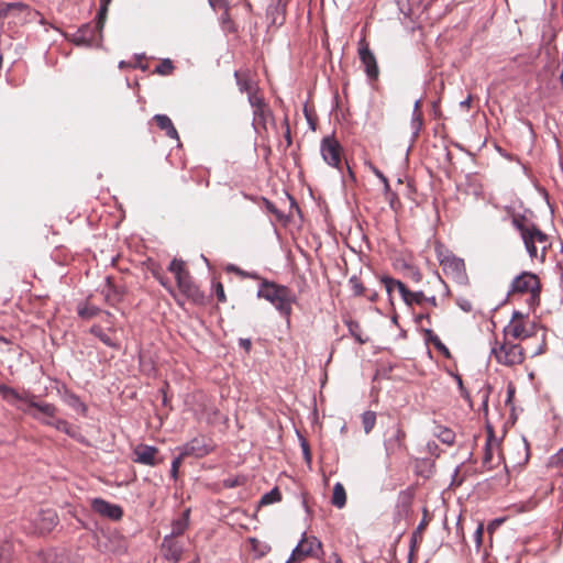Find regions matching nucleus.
Wrapping results in <instances>:
<instances>
[{"mask_svg": "<svg viewBox=\"0 0 563 563\" xmlns=\"http://www.w3.org/2000/svg\"><path fill=\"white\" fill-rule=\"evenodd\" d=\"M395 284L397 285V290L399 291L404 301L407 305L420 303L421 300L424 298V296L421 291L412 292L405 286L404 283H395Z\"/></svg>", "mask_w": 563, "mask_h": 563, "instance_id": "aec40b11", "label": "nucleus"}, {"mask_svg": "<svg viewBox=\"0 0 563 563\" xmlns=\"http://www.w3.org/2000/svg\"><path fill=\"white\" fill-rule=\"evenodd\" d=\"M110 2H111V0H100V10L98 13V20H97V24H96V29H98V32H101V30L103 27L106 16H107L108 5L110 4Z\"/></svg>", "mask_w": 563, "mask_h": 563, "instance_id": "c85d7f7f", "label": "nucleus"}, {"mask_svg": "<svg viewBox=\"0 0 563 563\" xmlns=\"http://www.w3.org/2000/svg\"><path fill=\"white\" fill-rule=\"evenodd\" d=\"M91 508L101 517L110 520H120L123 516V510L119 505L111 504L102 498H93L91 500Z\"/></svg>", "mask_w": 563, "mask_h": 563, "instance_id": "4468645a", "label": "nucleus"}, {"mask_svg": "<svg viewBox=\"0 0 563 563\" xmlns=\"http://www.w3.org/2000/svg\"><path fill=\"white\" fill-rule=\"evenodd\" d=\"M320 152L323 161L332 166L340 167L342 158V147L336 139L333 136H325L321 141Z\"/></svg>", "mask_w": 563, "mask_h": 563, "instance_id": "1a4fd4ad", "label": "nucleus"}, {"mask_svg": "<svg viewBox=\"0 0 563 563\" xmlns=\"http://www.w3.org/2000/svg\"><path fill=\"white\" fill-rule=\"evenodd\" d=\"M235 78L241 91L250 93H257L255 91V85L252 79L244 73L235 71Z\"/></svg>", "mask_w": 563, "mask_h": 563, "instance_id": "4be33fe9", "label": "nucleus"}, {"mask_svg": "<svg viewBox=\"0 0 563 563\" xmlns=\"http://www.w3.org/2000/svg\"><path fill=\"white\" fill-rule=\"evenodd\" d=\"M332 504L340 509L346 504V493L341 483H336L333 487Z\"/></svg>", "mask_w": 563, "mask_h": 563, "instance_id": "5701e85b", "label": "nucleus"}, {"mask_svg": "<svg viewBox=\"0 0 563 563\" xmlns=\"http://www.w3.org/2000/svg\"><path fill=\"white\" fill-rule=\"evenodd\" d=\"M96 40V30L89 24L84 25L73 35L76 45H91Z\"/></svg>", "mask_w": 563, "mask_h": 563, "instance_id": "6ab92c4d", "label": "nucleus"}, {"mask_svg": "<svg viewBox=\"0 0 563 563\" xmlns=\"http://www.w3.org/2000/svg\"><path fill=\"white\" fill-rule=\"evenodd\" d=\"M383 283L385 285V288L388 294H391L394 290L397 289V285L395 283H401L400 280L390 278V277H384Z\"/></svg>", "mask_w": 563, "mask_h": 563, "instance_id": "c9c22d12", "label": "nucleus"}, {"mask_svg": "<svg viewBox=\"0 0 563 563\" xmlns=\"http://www.w3.org/2000/svg\"><path fill=\"white\" fill-rule=\"evenodd\" d=\"M174 66L169 59L163 60L155 69L159 75H168L172 73Z\"/></svg>", "mask_w": 563, "mask_h": 563, "instance_id": "72a5a7b5", "label": "nucleus"}, {"mask_svg": "<svg viewBox=\"0 0 563 563\" xmlns=\"http://www.w3.org/2000/svg\"><path fill=\"white\" fill-rule=\"evenodd\" d=\"M539 290L540 283L538 277L532 273L523 272L512 280L509 294L530 292L532 297H536Z\"/></svg>", "mask_w": 563, "mask_h": 563, "instance_id": "9d476101", "label": "nucleus"}, {"mask_svg": "<svg viewBox=\"0 0 563 563\" xmlns=\"http://www.w3.org/2000/svg\"><path fill=\"white\" fill-rule=\"evenodd\" d=\"M303 452L306 453V455H309V452L307 449H303Z\"/></svg>", "mask_w": 563, "mask_h": 563, "instance_id": "864d4df0", "label": "nucleus"}, {"mask_svg": "<svg viewBox=\"0 0 563 563\" xmlns=\"http://www.w3.org/2000/svg\"><path fill=\"white\" fill-rule=\"evenodd\" d=\"M428 335H429V339L433 342V344L440 350V351H444V352H448L445 345L439 340L438 336H433L431 331H427Z\"/></svg>", "mask_w": 563, "mask_h": 563, "instance_id": "a19ab883", "label": "nucleus"}, {"mask_svg": "<svg viewBox=\"0 0 563 563\" xmlns=\"http://www.w3.org/2000/svg\"><path fill=\"white\" fill-rule=\"evenodd\" d=\"M320 551L321 543L316 538L305 537L292 551L291 556L286 561V563H291L292 561L316 560L319 558Z\"/></svg>", "mask_w": 563, "mask_h": 563, "instance_id": "6e6552de", "label": "nucleus"}, {"mask_svg": "<svg viewBox=\"0 0 563 563\" xmlns=\"http://www.w3.org/2000/svg\"><path fill=\"white\" fill-rule=\"evenodd\" d=\"M26 400L30 410L27 413L33 418L65 433L70 432L69 424L65 420L56 417V407L54 405L47 402H38L35 400V396L33 398H26Z\"/></svg>", "mask_w": 563, "mask_h": 563, "instance_id": "7ed1b4c3", "label": "nucleus"}, {"mask_svg": "<svg viewBox=\"0 0 563 563\" xmlns=\"http://www.w3.org/2000/svg\"><path fill=\"white\" fill-rule=\"evenodd\" d=\"M91 333L98 336L106 345L108 346H117L114 340H112L108 334H106L99 327H92Z\"/></svg>", "mask_w": 563, "mask_h": 563, "instance_id": "473e14b6", "label": "nucleus"}, {"mask_svg": "<svg viewBox=\"0 0 563 563\" xmlns=\"http://www.w3.org/2000/svg\"><path fill=\"white\" fill-rule=\"evenodd\" d=\"M499 523V521H495L488 526V530L492 531L495 527V525Z\"/></svg>", "mask_w": 563, "mask_h": 563, "instance_id": "09e8293b", "label": "nucleus"}, {"mask_svg": "<svg viewBox=\"0 0 563 563\" xmlns=\"http://www.w3.org/2000/svg\"><path fill=\"white\" fill-rule=\"evenodd\" d=\"M209 3L214 10L227 11V0H209Z\"/></svg>", "mask_w": 563, "mask_h": 563, "instance_id": "ea45409f", "label": "nucleus"}, {"mask_svg": "<svg viewBox=\"0 0 563 563\" xmlns=\"http://www.w3.org/2000/svg\"><path fill=\"white\" fill-rule=\"evenodd\" d=\"M483 533H484V526H483V523H478V526L474 532V541H475L477 548H479V545L482 543Z\"/></svg>", "mask_w": 563, "mask_h": 563, "instance_id": "58836bf2", "label": "nucleus"}, {"mask_svg": "<svg viewBox=\"0 0 563 563\" xmlns=\"http://www.w3.org/2000/svg\"><path fill=\"white\" fill-rule=\"evenodd\" d=\"M216 291H217L218 300L219 301H225L224 289H223V286L221 284L217 285Z\"/></svg>", "mask_w": 563, "mask_h": 563, "instance_id": "79ce46f5", "label": "nucleus"}, {"mask_svg": "<svg viewBox=\"0 0 563 563\" xmlns=\"http://www.w3.org/2000/svg\"><path fill=\"white\" fill-rule=\"evenodd\" d=\"M250 104L253 108V125L256 130L260 128L266 130L267 122L272 118L269 108L257 93H250Z\"/></svg>", "mask_w": 563, "mask_h": 563, "instance_id": "9b49d317", "label": "nucleus"}, {"mask_svg": "<svg viewBox=\"0 0 563 563\" xmlns=\"http://www.w3.org/2000/svg\"><path fill=\"white\" fill-rule=\"evenodd\" d=\"M41 532H48L57 525V515L54 510L46 509L38 514L36 521Z\"/></svg>", "mask_w": 563, "mask_h": 563, "instance_id": "a211bd4d", "label": "nucleus"}, {"mask_svg": "<svg viewBox=\"0 0 563 563\" xmlns=\"http://www.w3.org/2000/svg\"><path fill=\"white\" fill-rule=\"evenodd\" d=\"M362 422L365 433H369L375 426L376 415L373 411H366L362 416Z\"/></svg>", "mask_w": 563, "mask_h": 563, "instance_id": "c756f323", "label": "nucleus"}, {"mask_svg": "<svg viewBox=\"0 0 563 563\" xmlns=\"http://www.w3.org/2000/svg\"><path fill=\"white\" fill-rule=\"evenodd\" d=\"M155 122L159 126V129L164 130L167 136L178 140V133L175 129L172 120L165 114H157L154 117Z\"/></svg>", "mask_w": 563, "mask_h": 563, "instance_id": "412c9836", "label": "nucleus"}, {"mask_svg": "<svg viewBox=\"0 0 563 563\" xmlns=\"http://www.w3.org/2000/svg\"><path fill=\"white\" fill-rule=\"evenodd\" d=\"M412 277H413L417 282H419V280L421 279V274H420L418 271L412 269Z\"/></svg>", "mask_w": 563, "mask_h": 563, "instance_id": "49530a36", "label": "nucleus"}, {"mask_svg": "<svg viewBox=\"0 0 563 563\" xmlns=\"http://www.w3.org/2000/svg\"><path fill=\"white\" fill-rule=\"evenodd\" d=\"M422 124H423L422 113H412L410 125H411L412 134L415 137L418 136V134L422 128Z\"/></svg>", "mask_w": 563, "mask_h": 563, "instance_id": "2f4dec72", "label": "nucleus"}, {"mask_svg": "<svg viewBox=\"0 0 563 563\" xmlns=\"http://www.w3.org/2000/svg\"><path fill=\"white\" fill-rule=\"evenodd\" d=\"M303 452L306 453V455H309V452L307 449H303Z\"/></svg>", "mask_w": 563, "mask_h": 563, "instance_id": "603ef678", "label": "nucleus"}, {"mask_svg": "<svg viewBox=\"0 0 563 563\" xmlns=\"http://www.w3.org/2000/svg\"><path fill=\"white\" fill-rule=\"evenodd\" d=\"M280 499H282L280 492L278 490V488H274L271 492H268L262 496V498L260 500V505L261 506L272 505L274 503L279 501Z\"/></svg>", "mask_w": 563, "mask_h": 563, "instance_id": "cd10ccee", "label": "nucleus"}, {"mask_svg": "<svg viewBox=\"0 0 563 563\" xmlns=\"http://www.w3.org/2000/svg\"><path fill=\"white\" fill-rule=\"evenodd\" d=\"M350 285L352 287L354 295L358 296V295L363 294L364 288H363L361 282L356 277L350 278Z\"/></svg>", "mask_w": 563, "mask_h": 563, "instance_id": "e433bc0d", "label": "nucleus"}, {"mask_svg": "<svg viewBox=\"0 0 563 563\" xmlns=\"http://www.w3.org/2000/svg\"><path fill=\"white\" fill-rule=\"evenodd\" d=\"M133 462L153 467L163 463L164 457L159 456L157 448L141 443L133 449Z\"/></svg>", "mask_w": 563, "mask_h": 563, "instance_id": "ddd939ff", "label": "nucleus"}, {"mask_svg": "<svg viewBox=\"0 0 563 563\" xmlns=\"http://www.w3.org/2000/svg\"><path fill=\"white\" fill-rule=\"evenodd\" d=\"M434 435L442 442V443H445V444H452L454 442V439H455V434L454 432L449 429V428H445V427H437L435 430H434Z\"/></svg>", "mask_w": 563, "mask_h": 563, "instance_id": "a878e982", "label": "nucleus"}, {"mask_svg": "<svg viewBox=\"0 0 563 563\" xmlns=\"http://www.w3.org/2000/svg\"><path fill=\"white\" fill-rule=\"evenodd\" d=\"M440 265L443 272L456 282L463 283L466 279L465 264L462 258L453 254L440 255Z\"/></svg>", "mask_w": 563, "mask_h": 563, "instance_id": "f8f14e48", "label": "nucleus"}, {"mask_svg": "<svg viewBox=\"0 0 563 563\" xmlns=\"http://www.w3.org/2000/svg\"><path fill=\"white\" fill-rule=\"evenodd\" d=\"M303 452L306 453V455H309V452L307 449H303Z\"/></svg>", "mask_w": 563, "mask_h": 563, "instance_id": "5fc2aeb1", "label": "nucleus"}, {"mask_svg": "<svg viewBox=\"0 0 563 563\" xmlns=\"http://www.w3.org/2000/svg\"><path fill=\"white\" fill-rule=\"evenodd\" d=\"M471 100H472V98H471V97H468L466 100H464V101H462V102H461V106H462V107H468V106H470V103H471Z\"/></svg>", "mask_w": 563, "mask_h": 563, "instance_id": "de8ad7c7", "label": "nucleus"}, {"mask_svg": "<svg viewBox=\"0 0 563 563\" xmlns=\"http://www.w3.org/2000/svg\"><path fill=\"white\" fill-rule=\"evenodd\" d=\"M229 269L234 271V272L241 274L240 269L234 267V266H230Z\"/></svg>", "mask_w": 563, "mask_h": 563, "instance_id": "8fccbe9b", "label": "nucleus"}, {"mask_svg": "<svg viewBox=\"0 0 563 563\" xmlns=\"http://www.w3.org/2000/svg\"><path fill=\"white\" fill-rule=\"evenodd\" d=\"M189 521V512L186 510L183 515L173 521L172 532L169 536H166L163 541V550L165 552V558L169 561H179L180 551L179 547L175 543L174 538L184 533V531L188 527Z\"/></svg>", "mask_w": 563, "mask_h": 563, "instance_id": "20e7f679", "label": "nucleus"}, {"mask_svg": "<svg viewBox=\"0 0 563 563\" xmlns=\"http://www.w3.org/2000/svg\"><path fill=\"white\" fill-rule=\"evenodd\" d=\"M349 330L351 332V334L357 340V342L360 343H364L366 340L363 339L358 332V324L355 323V322H350L349 323Z\"/></svg>", "mask_w": 563, "mask_h": 563, "instance_id": "4c0bfd02", "label": "nucleus"}, {"mask_svg": "<svg viewBox=\"0 0 563 563\" xmlns=\"http://www.w3.org/2000/svg\"><path fill=\"white\" fill-rule=\"evenodd\" d=\"M0 395L4 400L16 406L19 409L23 410L24 412H30L26 398H33L34 396H31L27 393L20 394L19 391L14 390L13 388L4 386V385L0 386Z\"/></svg>", "mask_w": 563, "mask_h": 563, "instance_id": "dca6fc26", "label": "nucleus"}, {"mask_svg": "<svg viewBox=\"0 0 563 563\" xmlns=\"http://www.w3.org/2000/svg\"><path fill=\"white\" fill-rule=\"evenodd\" d=\"M405 432L400 428H396L395 435L386 442L387 450L400 449L404 444Z\"/></svg>", "mask_w": 563, "mask_h": 563, "instance_id": "bb28decb", "label": "nucleus"}, {"mask_svg": "<svg viewBox=\"0 0 563 563\" xmlns=\"http://www.w3.org/2000/svg\"><path fill=\"white\" fill-rule=\"evenodd\" d=\"M211 448L203 438H195L186 444L178 446V451L185 459L187 456L202 457L210 452Z\"/></svg>", "mask_w": 563, "mask_h": 563, "instance_id": "2eb2a0df", "label": "nucleus"}, {"mask_svg": "<svg viewBox=\"0 0 563 563\" xmlns=\"http://www.w3.org/2000/svg\"><path fill=\"white\" fill-rule=\"evenodd\" d=\"M168 268L174 274L179 290L187 297L196 299L198 297V288L191 282L190 275L186 271L184 262L173 260Z\"/></svg>", "mask_w": 563, "mask_h": 563, "instance_id": "0eeeda50", "label": "nucleus"}, {"mask_svg": "<svg viewBox=\"0 0 563 563\" xmlns=\"http://www.w3.org/2000/svg\"><path fill=\"white\" fill-rule=\"evenodd\" d=\"M25 10V5L22 3H0V18H7L11 15H15L16 12H22Z\"/></svg>", "mask_w": 563, "mask_h": 563, "instance_id": "393cba45", "label": "nucleus"}, {"mask_svg": "<svg viewBox=\"0 0 563 563\" xmlns=\"http://www.w3.org/2000/svg\"><path fill=\"white\" fill-rule=\"evenodd\" d=\"M250 550L253 552V560H258L269 551V547L256 539H250Z\"/></svg>", "mask_w": 563, "mask_h": 563, "instance_id": "b1692460", "label": "nucleus"}, {"mask_svg": "<svg viewBox=\"0 0 563 563\" xmlns=\"http://www.w3.org/2000/svg\"><path fill=\"white\" fill-rule=\"evenodd\" d=\"M492 354L495 356L499 364L506 366H512L521 364L525 360V353L519 344H515L505 339V342L498 344L492 349Z\"/></svg>", "mask_w": 563, "mask_h": 563, "instance_id": "39448f33", "label": "nucleus"}, {"mask_svg": "<svg viewBox=\"0 0 563 563\" xmlns=\"http://www.w3.org/2000/svg\"><path fill=\"white\" fill-rule=\"evenodd\" d=\"M421 106H422L421 99L416 100V102L413 104L412 113H422L421 112Z\"/></svg>", "mask_w": 563, "mask_h": 563, "instance_id": "a18cd8bd", "label": "nucleus"}, {"mask_svg": "<svg viewBox=\"0 0 563 563\" xmlns=\"http://www.w3.org/2000/svg\"><path fill=\"white\" fill-rule=\"evenodd\" d=\"M536 332V324L525 318L520 312L512 314L510 322L504 329L505 339L525 340Z\"/></svg>", "mask_w": 563, "mask_h": 563, "instance_id": "423d86ee", "label": "nucleus"}, {"mask_svg": "<svg viewBox=\"0 0 563 563\" xmlns=\"http://www.w3.org/2000/svg\"><path fill=\"white\" fill-rule=\"evenodd\" d=\"M514 224L519 230L526 250L532 260L544 262L547 251L550 247V241L545 233L534 224H525L517 220Z\"/></svg>", "mask_w": 563, "mask_h": 563, "instance_id": "f257e3e1", "label": "nucleus"}, {"mask_svg": "<svg viewBox=\"0 0 563 563\" xmlns=\"http://www.w3.org/2000/svg\"><path fill=\"white\" fill-rule=\"evenodd\" d=\"M374 173L384 183L385 188L388 189L389 185L387 178L378 169H374Z\"/></svg>", "mask_w": 563, "mask_h": 563, "instance_id": "37998d69", "label": "nucleus"}, {"mask_svg": "<svg viewBox=\"0 0 563 563\" xmlns=\"http://www.w3.org/2000/svg\"><path fill=\"white\" fill-rule=\"evenodd\" d=\"M8 552H9V545H4L1 548V553H0V560H8Z\"/></svg>", "mask_w": 563, "mask_h": 563, "instance_id": "c03bdc74", "label": "nucleus"}, {"mask_svg": "<svg viewBox=\"0 0 563 563\" xmlns=\"http://www.w3.org/2000/svg\"><path fill=\"white\" fill-rule=\"evenodd\" d=\"M66 404L71 407L77 412L85 413L86 406L80 401V399L75 395H67L65 397Z\"/></svg>", "mask_w": 563, "mask_h": 563, "instance_id": "7c9ffc66", "label": "nucleus"}, {"mask_svg": "<svg viewBox=\"0 0 563 563\" xmlns=\"http://www.w3.org/2000/svg\"><path fill=\"white\" fill-rule=\"evenodd\" d=\"M358 55L362 64L365 67L367 76L371 78H376L378 75V67L372 51L365 45L360 48Z\"/></svg>", "mask_w": 563, "mask_h": 563, "instance_id": "f3484780", "label": "nucleus"}, {"mask_svg": "<svg viewBox=\"0 0 563 563\" xmlns=\"http://www.w3.org/2000/svg\"><path fill=\"white\" fill-rule=\"evenodd\" d=\"M257 296L269 301L286 319L289 318L295 296L287 287L265 282L261 285Z\"/></svg>", "mask_w": 563, "mask_h": 563, "instance_id": "f03ea898", "label": "nucleus"}, {"mask_svg": "<svg viewBox=\"0 0 563 563\" xmlns=\"http://www.w3.org/2000/svg\"><path fill=\"white\" fill-rule=\"evenodd\" d=\"M185 456H183L180 453L178 454L177 457L174 459V461L172 462V467H170V475L173 478H177V475H178V471H179V467L184 461Z\"/></svg>", "mask_w": 563, "mask_h": 563, "instance_id": "f704fd0d", "label": "nucleus"}, {"mask_svg": "<svg viewBox=\"0 0 563 563\" xmlns=\"http://www.w3.org/2000/svg\"><path fill=\"white\" fill-rule=\"evenodd\" d=\"M250 344H251V343H250V341H246V342L244 343V346L249 347V346H250Z\"/></svg>", "mask_w": 563, "mask_h": 563, "instance_id": "3c124183", "label": "nucleus"}]
</instances>
